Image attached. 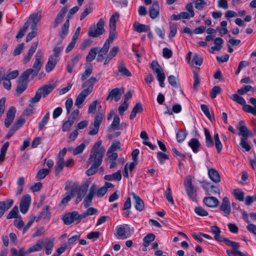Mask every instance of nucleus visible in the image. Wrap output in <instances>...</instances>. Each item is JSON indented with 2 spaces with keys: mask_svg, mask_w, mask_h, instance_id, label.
I'll use <instances>...</instances> for the list:
<instances>
[{
  "mask_svg": "<svg viewBox=\"0 0 256 256\" xmlns=\"http://www.w3.org/2000/svg\"><path fill=\"white\" fill-rule=\"evenodd\" d=\"M132 197L134 200V206L135 208L138 211H142L144 208V201L142 198L137 196L135 193L132 194Z\"/></svg>",
  "mask_w": 256,
  "mask_h": 256,
  "instance_id": "a878e982",
  "label": "nucleus"
},
{
  "mask_svg": "<svg viewBox=\"0 0 256 256\" xmlns=\"http://www.w3.org/2000/svg\"><path fill=\"white\" fill-rule=\"evenodd\" d=\"M159 4L158 2H155L150 7L149 14L150 17L154 19L156 18L159 14Z\"/></svg>",
  "mask_w": 256,
  "mask_h": 256,
  "instance_id": "bb28decb",
  "label": "nucleus"
},
{
  "mask_svg": "<svg viewBox=\"0 0 256 256\" xmlns=\"http://www.w3.org/2000/svg\"><path fill=\"white\" fill-rule=\"evenodd\" d=\"M120 119L118 115H115L114 118L113 122L111 124V127L113 130H118Z\"/></svg>",
  "mask_w": 256,
  "mask_h": 256,
  "instance_id": "69168bd1",
  "label": "nucleus"
},
{
  "mask_svg": "<svg viewBox=\"0 0 256 256\" xmlns=\"http://www.w3.org/2000/svg\"><path fill=\"white\" fill-rule=\"evenodd\" d=\"M56 58L53 56H50L46 65V71L47 72H51L56 66Z\"/></svg>",
  "mask_w": 256,
  "mask_h": 256,
  "instance_id": "cd10ccee",
  "label": "nucleus"
},
{
  "mask_svg": "<svg viewBox=\"0 0 256 256\" xmlns=\"http://www.w3.org/2000/svg\"><path fill=\"white\" fill-rule=\"evenodd\" d=\"M151 68L154 73L156 74L158 80L166 79L165 74L157 61L152 62Z\"/></svg>",
  "mask_w": 256,
  "mask_h": 256,
  "instance_id": "6e6552de",
  "label": "nucleus"
},
{
  "mask_svg": "<svg viewBox=\"0 0 256 256\" xmlns=\"http://www.w3.org/2000/svg\"><path fill=\"white\" fill-rule=\"evenodd\" d=\"M98 79L92 76L82 84V88H84L83 90H86V92L90 94L94 88V84L98 82Z\"/></svg>",
  "mask_w": 256,
  "mask_h": 256,
  "instance_id": "9b49d317",
  "label": "nucleus"
},
{
  "mask_svg": "<svg viewBox=\"0 0 256 256\" xmlns=\"http://www.w3.org/2000/svg\"><path fill=\"white\" fill-rule=\"evenodd\" d=\"M108 192V190L103 186L97 190L96 184H93L91 186L88 194L86 196L84 200V206L85 208H88L91 205L92 198L94 196L98 197H102Z\"/></svg>",
  "mask_w": 256,
  "mask_h": 256,
  "instance_id": "f03ea898",
  "label": "nucleus"
},
{
  "mask_svg": "<svg viewBox=\"0 0 256 256\" xmlns=\"http://www.w3.org/2000/svg\"><path fill=\"white\" fill-rule=\"evenodd\" d=\"M102 143V140H98L92 148L90 158L87 162L88 164H92V166L86 172L88 176H91L96 174L102 163L106 150L103 146H101Z\"/></svg>",
  "mask_w": 256,
  "mask_h": 256,
  "instance_id": "f257e3e1",
  "label": "nucleus"
},
{
  "mask_svg": "<svg viewBox=\"0 0 256 256\" xmlns=\"http://www.w3.org/2000/svg\"><path fill=\"white\" fill-rule=\"evenodd\" d=\"M31 198L29 194H26L24 196L20 204V212L25 214L27 212L30 203Z\"/></svg>",
  "mask_w": 256,
  "mask_h": 256,
  "instance_id": "9d476101",
  "label": "nucleus"
},
{
  "mask_svg": "<svg viewBox=\"0 0 256 256\" xmlns=\"http://www.w3.org/2000/svg\"><path fill=\"white\" fill-rule=\"evenodd\" d=\"M194 79L193 88L195 92H197L198 91V87L200 84V80L198 74L195 72H194Z\"/></svg>",
  "mask_w": 256,
  "mask_h": 256,
  "instance_id": "e2e57ef3",
  "label": "nucleus"
},
{
  "mask_svg": "<svg viewBox=\"0 0 256 256\" xmlns=\"http://www.w3.org/2000/svg\"><path fill=\"white\" fill-rule=\"evenodd\" d=\"M49 173V170L46 168H42L38 172L36 178L38 180L44 178Z\"/></svg>",
  "mask_w": 256,
  "mask_h": 256,
  "instance_id": "680f3d73",
  "label": "nucleus"
},
{
  "mask_svg": "<svg viewBox=\"0 0 256 256\" xmlns=\"http://www.w3.org/2000/svg\"><path fill=\"white\" fill-rule=\"evenodd\" d=\"M204 132L206 136V145L208 148H211L214 146V142L209 130L206 128H204Z\"/></svg>",
  "mask_w": 256,
  "mask_h": 256,
  "instance_id": "a19ab883",
  "label": "nucleus"
},
{
  "mask_svg": "<svg viewBox=\"0 0 256 256\" xmlns=\"http://www.w3.org/2000/svg\"><path fill=\"white\" fill-rule=\"evenodd\" d=\"M114 74L116 76L120 74L124 77H130L132 76L131 72L126 68V64L122 60L118 62V71L114 72Z\"/></svg>",
  "mask_w": 256,
  "mask_h": 256,
  "instance_id": "1a4fd4ad",
  "label": "nucleus"
},
{
  "mask_svg": "<svg viewBox=\"0 0 256 256\" xmlns=\"http://www.w3.org/2000/svg\"><path fill=\"white\" fill-rule=\"evenodd\" d=\"M104 179L106 180L112 181V180H117L120 181L122 179L121 170H118L116 172L111 174L106 175L104 177Z\"/></svg>",
  "mask_w": 256,
  "mask_h": 256,
  "instance_id": "2f4dec72",
  "label": "nucleus"
},
{
  "mask_svg": "<svg viewBox=\"0 0 256 256\" xmlns=\"http://www.w3.org/2000/svg\"><path fill=\"white\" fill-rule=\"evenodd\" d=\"M203 202L208 207L214 208L217 207L219 204V201L217 198L214 196L205 197Z\"/></svg>",
  "mask_w": 256,
  "mask_h": 256,
  "instance_id": "aec40b11",
  "label": "nucleus"
},
{
  "mask_svg": "<svg viewBox=\"0 0 256 256\" xmlns=\"http://www.w3.org/2000/svg\"><path fill=\"white\" fill-rule=\"evenodd\" d=\"M188 144L194 152L196 153L198 152V148L200 144L198 139L196 138H192L189 141Z\"/></svg>",
  "mask_w": 256,
  "mask_h": 256,
  "instance_id": "72a5a7b5",
  "label": "nucleus"
},
{
  "mask_svg": "<svg viewBox=\"0 0 256 256\" xmlns=\"http://www.w3.org/2000/svg\"><path fill=\"white\" fill-rule=\"evenodd\" d=\"M28 26V22L27 21L24 24V26L20 29L17 35L16 36V38L17 40H19L24 36Z\"/></svg>",
  "mask_w": 256,
  "mask_h": 256,
  "instance_id": "a18cd8bd",
  "label": "nucleus"
},
{
  "mask_svg": "<svg viewBox=\"0 0 256 256\" xmlns=\"http://www.w3.org/2000/svg\"><path fill=\"white\" fill-rule=\"evenodd\" d=\"M77 212L74 211L66 214L63 216L62 219L65 224L69 225L74 221H77Z\"/></svg>",
  "mask_w": 256,
  "mask_h": 256,
  "instance_id": "dca6fc26",
  "label": "nucleus"
},
{
  "mask_svg": "<svg viewBox=\"0 0 256 256\" xmlns=\"http://www.w3.org/2000/svg\"><path fill=\"white\" fill-rule=\"evenodd\" d=\"M211 232L214 234V238L216 241H220L221 239L223 236H220V234L221 232V230L220 228L217 226H212L210 227Z\"/></svg>",
  "mask_w": 256,
  "mask_h": 256,
  "instance_id": "e433bc0d",
  "label": "nucleus"
},
{
  "mask_svg": "<svg viewBox=\"0 0 256 256\" xmlns=\"http://www.w3.org/2000/svg\"><path fill=\"white\" fill-rule=\"evenodd\" d=\"M187 133L184 132L182 130H179L176 134V140L178 142H182L186 138Z\"/></svg>",
  "mask_w": 256,
  "mask_h": 256,
  "instance_id": "864d4df0",
  "label": "nucleus"
},
{
  "mask_svg": "<svg viewBox=\"0 0 256 256\" xmlns=\"http://www.w3.org/2000/svg\"><path fill=\"white\" fill-rule=\"evenodd\" d=\"M208 175L210 179L216 183L220 181V177L218 171L214 168H210L208 171Z\"/></svg>",
  "mask_w": 256,
  "mask_h": 256,
  "instance_id": "c756f323",
  "label": "nucleus"
},
{
  "mask_svg": "<svg viewBox=\"0 0 256 256\" xmlns=\"http://www.w3.org/2000/svg\"><path fill=\"white\" fill-rule=\"evenodd\" d=\"M67 11L68 9L66 7H63L60 10L54 19L53 24L54 28H56L58 24L62 22L63 18Z\"/></svg>",
  "mask_w": 256,
  "mask_h": 256,
  "instance_id": "393cba45",
  "label": "nucleus"
},
{
  "mask_svg": "<svg viewBox=\"0 0 256 256\" xmlns=\"http://www.w3.org/2000/svg\"><path fill=\"white\" fill-rule=\"evenodd\" d=\"M122 92H120V89L116 88L112 90L109 92L106 98V100L108 101L110 100V99L114 98V100L116 102H118L120 98Z\"/></svg>",
  "mask_w": 256,
  "mask_h": 256,
  "instance_id": "412c9836",
  "label": "nucleus"
},
{
  "mask_svg": "<svg viewBox=\"0 0 256 256\" xmlns=\"http://www.w3.org/2000/svg\"><path fill=\"white\" fill-rule=\"evenodd\" d=\"M221 92V88L219 86H214L210 92V97L212 98H215L216 96Z\"/></svg>",
  "mask_w": 256,
  "mask_h": 256,
  "instance_id": "338daca9",
  "label": "nucleus"
},
{
  "mask_svg": "<svg viewBox=\"0 0 256 256\" xmlns=\"http://www.w3.org/2000/svg\"><path fill=\"white\" fill-rule=\"evenodd\" d=\"M220 242H224L227 246H231L234 250L236 252L240 246L238 242H235L230 240L227 238H224V237L222 238Z\"/></svg>",
  "mask_w": 256,
  "mask_h": 256,
  "instance_id": "f704fd0d",
  "label": "nucleus"
},
{
  "mask_svg": "<svg viewBox=\"0 0 256 256\" xmlns=\"http://www.w3.org/2000/svg\"><path fill=\"white\" fill-rule=\"evenodd\" d=\"M109 47L106 44H104L102 48L98 47V56L96 60L98 62H102L104 58V56L106 54L109 50Z\"/></svg>",
  "mask_w": 256,
  "mask_h": 256,
  "instance_id": "5701e85b",
  "label": "nucleus"
},
{
  "mask_svg": "<svg viewBox=\"0 0 256 256\" xmlns=\"http://www.w3.org/2000/svg\"><path fill=\"white\" fill-rule=\"evenodd\" d=\"M30 76L26 75L24 72L22 75L18 78V86L16 89V92L18 94H21L24 92L28 86V79Z\"/></svg>",
  "mask_w": 256,
  "mask_h": 256,
  "instance_id": "0eeeda50",
  "label": "nucleus"
},
{
  "mask_svg": "<svg viewBox=\"0 0 256 256\" xmlns=\"http://www.w3.org/2000/svg\"><path fill=\"white\" fill-rule=\"evenodd\" d=\"M130 231V228L128 224L120 225L116 227V232L120 238L125 239L128 238L130 235V234H127Z\"/></svg>",
  "mask_w": 256,
  "mask_h": 256,
  "instance_id": "f8f14e48",
  "label": "nucleus"
},
{
  "mask_svg": "<svg viewBox=\"0 0 256 256\" xmlns=\"http://www.w3.org/2000/svg\"><path fill=\"white\" fill-rule=\"evenodd\" d=\"M104 22L103 18H100L96 24V26H93L90 27L88 35L90 37L96 38L102 34L105 30L104 28Z\"/></svg>",
  "mask_w": 256,
  "mask_h": 256,
  "instance_id": "20e7f679",
  "label": "nucleus"
},
{
  "mask_svg": "<svg viewBox=\"0 0 256 256\" xmlns=\"http://www.w3.org/2000/svg\"><path fill=\"white\" fill-rule=\"evenodd\" d=\"M233 194L235 198L239 201H243L244 200V192L239 188L233 190Z\"/></svg>",
  "mask_w": 256,
  "mask_h": 256,
  "instance_id": "3c124183",
  "label": "nucleus"
},
{
  "mask_svg": "<svg viewBox=\"0 0 256 256\" xmlns=\"http://www.w3.org/2000/svg\"><path fill=\"white\" fill-rule=\"evenodd\" d=\"M9 146V142H6L2 146L0 149V162H3L5 160V156L7 151V150Z\"/></svg>",
  "mask_w": 256,
  "mask_h": 256,
  "instance_id": "de8ad7c7",
  "label": "nucleus"
},
{
  "mask_svg": "<svg viewBox=\"0 0 256 256\" xmlns=\"http://www.w3.org/2000/svg\"><path fill=\"white\" fill-rule=\"evenodd\" d=\"M194 212L198 216H204L208 215V212L202 207L196 206L194 208Z\"/></svg>",
  "mask_w": 256,
  "mask_h": 256,
  "instance_id": "774afa93",
  "label": "nucleus"
},
{
  "mask_svg": "<svg viewBox=\"0 0 256 256\" xmlns=\"http://www.w3.org/2000/svg\"><path fill=\"white\" fill-rule=\"evenodd\" d=\"M116 28H110V34L108 38L106 40L104 44H106V46L110 48V44L112 43L116 38Z\"/></svg>",
  "mask_w": 256,
  "mask_h": 256,
  "instance_id": "58836bf2",
  "label": "nucleus"
},
{
  "mask_svg": "<svg viewBox=\"0 0 256 256\" xmlns=\"http://www.w3.org/2000/svg\"><path fill=\"white\" fill-rule=\"evenodd\" d=\"M74 190L72 188L71 190L70 193H66V196L61 200L60 204H65L68 203L74 196Z\"/></svg>",
  "mask_w": 256,
  "mask_h": 256,
  "instance_id": "13d9d810",
  "label": "nucleus"
},
{
  "mask_svg": "<svg viewBox=\"0 0 256 256\" xmlns=\"http://www.w3.org/2000/svg\"><path fill=\"white\" fill-rule=\"evenodd\" d=\"M184 186L188 198L192 201H196L197 196L196 190L192 186V180L190 176H186Z\"/></svg>",
  "mask_w": 256,
  "mask_h": 256,
  "instance_id": "39448f33",
  "label": "nucleus"
},
{
  "mask_svg": "<svg viewBox=\"0 0 256 256\" xmlns=\"http://www.w3.org/2000/svg\"><path fill=\"white\" fill-rule=\"evenodd\" d=\"M120 144L119 141H116L112 142L110 146L108 149L107 153L109 154L120 149Z\"/></svg>",
  "mask_w": 256,
  "mask_h": 256,
  "instance_id": "bf43d9fd",
  "label": "nucleus"
},
{
  "mask_svg": "<svg viewBox=\"0 0 256 256\" xmlns=\"http://www.w3.org/2000/svg\"><path fill=\"white\" fill-rule=\"evenodd\" d=\"M237 128L239 130L238 135L242 136H252V132L244 124V120H240L238 122Z\"/></svg>",
  "mask_w": 256,
  "mask_h": 256,
  "instance_id": "4468645a",
  "label": "nucleus"
},
{
  "mask_svg": "<svg viewBox=\"0 0 256 256\" xmlns=\"http://www.w3.org/2000/svg\"><path fill=\"white\" fill-rule=\"evenodd\" d=\"M86 148V144L84 142L80 144V145L78 146L75 148L73 150L72 154L74 155H77L80 154H81L84 149Z\"/></svg>",
  "mask_w": 256,
  "mask_h": 256,
  "instance_id": "0e129e2a",
  "label": "nucleus"
},
{
  "mask_svg": "<svg viewBox=\"0 0 256 256\" xmlns=\"http://www.w3.org/2000/svg\"><path fill=\"white\" fill-rule=\"evenodd\" d=\"M38 45V42H36L32 44L28 50L27 54L24 58L23 62L24 64H26L30 60L34 53L36 50Z\"/></svg>",
  "mask_w": 256,
  "mask_h": 256,
  "instance_id": "b1692460",
  "label": "nucleus"
},
{
  "mask_svg": "<svg viewBox=\"0 0 256 256\" xmlns=\"http://www.w3.org/2000/svg\"><path fill=\"white\" fill-rule=\"evenodd\" d=\"M98 47H94L90 50L86 57V61L87 62H91L96 58L98 52Z\"/></svg>",
  "mask_w": 256,
  "mask_h": 256,
  "instance_id": "c9c22d12",
  "label": "nucleus"
},
{
  "mask_svg": "<svg viewBox=\"0 0 256 256\" xmlns=\"http://www.w3.org/2000/svg\"><path fill=\"white\" fill-rule=\"evenodd\" d=\"M119 17L120 14L118 12H115L110 16L109 22L110 28H116V22Z\"/></svg>",
  "mask_w": 256,
  "mask_h": 256,
  "instance_id": "c03bdc74",
  "label": "nucleus"
},
{
  "mask_svg": "<svg viewBox=\"0 0 256 256\" xmlns=\"http://www.w3.org/2000/svg\"><path fill=\"white\" fill-rule=\"evenodd\" d=\"M102 118L103 116L102 114H98L96 116L94 122L91 124L90 126V130L88 132L89 135L94 136L98 133Z\"/></svg>",
  "mask_w": 256,
  "mask_h": 256,
  "instance_id": "423d86ee",
  "label": "nucleus"
},
{
  "mask_svg": "<svg viewBox=\"0 0 256 256\" xmlns=\"http://www.w3.org/2000/svg\"><path fill=\"white\" fill-rule=\"evenodd\" d=\"M19 74V72L18 70H14L13 71L8 70L6 74H5L4 70H3V78H7L10 80L11 79H14L16 78Z\"/></svg>",
  "mask_w": 256,
  "mask_h": 256,
  "instance_id": "ea45409f",
  "label": "nucleus"
},
{
  "mask_svg": "<svg viewBox=\"0 0 256 256\" xmlns=\"http://www.w3.org/2000/svg\"><path fill=\"white\" fill-rule=\"evenodd\" d=\"M69 26L70 22L68 20H66L62 27L61 32L60 35L62 39L64 38L67 35Z\"/></svg>",
  "mask_w": 256,
  "mask_h": 256,
  "instance_id": "37998d69",
  "label": "nucleus"
},
{
  "mask_svg": "<svg viewBox=\"0 0 256 256\" xmlns=\"http://www.w3.org/2000/svg\"><path fill=\"white\" fill-rule=\"evenodd\" d=\"M44 244H46L45 252L48 255L50 254L52 250L54 247V240H48Z\"/></svg>",
  "mask_w": 256,
  "mask_h": 256,
  "instance_id": "8fccbe9b",
  "label": "nucleus"
},
{
  "mask_svg": "<svg viewBox=\"0 0 256 256\" xmlns=\"http://www.w3.org/2000/svg\"><path fill=\"white\" fill-rule=\"evenodd\" d=\"M214 138L216 150L218 153H220L222 148V144L220 140L218 134L214 133Z\"/></svg>",
  "mask_w": 256,
  "mask_h": 256,
  "instance_id": "49530a36",
  "label": "nucleus"
},
{
  "mask_svg": "<svg viewBox=\"0 0 256 256\" xmlns=\"http://www.w3.org/2000/svg\"><path fill=\"white\" fill-rule=\"evenodd\" d=\"M195 8L202 10L204 8L207 6V2L204 0H196L194 2Z\"/></svg>",
  "mask_w": 256,
  "mask_h": 256,
  "instance_id": "5fc2aeb1",
  "label": "nucleus"
},
{
  "mask_svg": "<svg viewBox=\"0 0 256 256\" xmlns=\"http://www.w3.org/2000/svg\"><path fill=\"white\" fill-rule=\"evenodd\" d=\"M155 236L153 234H148L143 238V244L145 247L149 246L150 244L155 239Z\"/></svg>",
  "mask_w": 256,
  "mask_h": 256,
  "instance_id": "09e8293b",
  "label": "nucleus"
},
{
  "mask_svg": "<svg viewBox=\"0 0 256 256\" xmlns=\"http://www.w3.org/2000/svg\"><path fill=\"white\" fill-rule=\"evenodd\" d=\"M49 116H50V112H48L46 113V114L44 115V116L42 118V120L41 122H40L38 123V128L40 130H42L44 126L47 124L48 119H49Z\"/></svg>",
  "mask_w": 256,
  "mask_h": 256,
  "instance_id": "052dcab7",
  "label": "nucleus"
},
{
  "mask_svg": "<svg viewBox=\"0 0 256 256\" xmlns=\"http://www.w3.org/2000/svg\"><path fill=\"white\" fill-rule=\"evenodd\" d=\"M134 28L135 31L139 33L147 32L150 30L148 26L139 23H134Z\"/></svg>",
  "mask_w": 256,
  "mask_h": 256,
  "instance_id": "4c0bfd02",
  "label": "nucleus"
},
{
  "mask_svg": "<svg viewBox=\"0 0 256 256\" xmlns=\"http://www.w3.org/2000/svg\"><path fill=\"white\" fill-rule=\"evenodd\" d=\"M92 72V66L91 64H90L88 66L86 67L84 72L82 74L80 79L82 81L86 80L89 77Z\"/></svg>",
  "mask_w": 256,
  "mask_h": 256,
  "instance_id": "79ce46f5",
  "label": "nucleus"
},
{
  "mask_svg": "<svg viewBox=\"0 0 256 256\" xmlns=\"http://www.w3.org/2000/svg\"><path fill=\"white\" fill-rule=\"evenodd\" d=\"M220 208V210L222 211L226 214H230L231 212V208L230 202L228 197L225 196L223 198Z\"/></svg>",
  "mask_w": 256,
  "mask_h": 256,
  "instance_id": "6ab92c4d",
  "label": "nucleus"
},
{
  "mask_svg": "<svg viewBox=\"0 0 256 256\" xmlns=\"http://www.w3.org/2000/svg\"><path fill=\"white\" fill-rule=\"evenodd\" d=\"M49 206L46 205L42 209V210L40 214L39 218L44 219L49 218H50V213L48 212Z\"/></svg>",
  "mask_w": 256,
  "mask_h": 256,
  "instance_id": "6e6d98bb",
  "label": "nucleus"
},
{
  "mask_svg": "<svg viewBox=\"0 0 256 256\" xmlns=\"http://www.w3.org/2000/svg\"><path fill=\"white\" fill-rule=\"evenodd\" d=\"M54 88V86L52 84H48L40 88L38 90L42 94L44 97L46 96L48 94H50Z\"/></svg>",
  "mask_w": 256,
  "mask_h": 256,
  "instance_id": "7c9ffc66",
  "label": "nucleus"
},
{
  "mask_svg": "<svg viewBox=\"0 0 256 256\" xmlns=\"http://www.w3.org/2000/svg\"><path fill=\"white\" fill-rule=\"evenodd\" d=\"M249 102L254 107H252L250 105L246 104V102L243 104V110L244 111L250 113L254 116H256V99L254 98H250L249 99Z\"/></svg>",
  "mask_w": 256,
  "mask_h": 256,
  "instance_id": "a211bd4d",
  "label": "nucleus"
},
{
  "mask_svg": "<svg viewBox=\"0 0 256 256\" xmlns=\"http://www.w3.org/2000/svg\"><path fill=\"white\" fill-rule=\"evenodd\" d=\"M81 58L82 54L79 53L74 54L72 56L66 66V70L68 73L71 74L72 72L73 68L76 65Z\"/></svg>",
  "mask_w": 256,
  "mask_h": 256,
  "instance_id": "ddd939ff",
  "label": "nucleus"
},
{
  "mask_svg": "<svg viewBox=\"0 0 256 256\" xmlns=\"http://www.w3.org/2000/svg\"><path fill=\"white\" fill-rule=\"evenodd\" d=\"M48 238H44L38 240L37 242L32 246L30 247L26 250V253H32L36 252H38L42 250L43 244L47 241Z\"/></svg>",
  "mask_w": 256,
  "mask_h": 256,
  "instance_id": "f3484780",
  "label": "nucleus"
},
{
  "mask_svg": "<svg viewBox=\"0 0 256 256\" xmlns=\"http://www.w3.org/2000/svg\"><path fill=\"white\" fill-rule=\"evenodd\" d=\"M43 55L44 54L40 50L37 51L34 56L36 60L32 66V68H28L24 71L26 75L30 76L31 74L32 78H34L38 74L42 65Z\"/></svg>",
  "mask_w": 256,
  "mask_h": 256,
  "instance_id": "7ed1b4c3",
  "label": "nucleus"
},
{
  "mask_svg": "<svg viewBox=\"0 0 256 256\" xmlns=\"http://www.w3.org/2000/svg\"><path fill=\"white\" fill-rule=\"evenodd\" d=\"M230 98L234 101L242 106L246 102L245 100L242 97L238 96V94H234L232 95Z\"/></svg>",
  "mask_w": 256,
  "mask_h": 256,
  "instance_id": "4d7b16f0",
  "label": "nucleus"
},
{
  "mask_svg": "<svg viewBox=\"0 0 256 256\" xmlns=\"http://www.w3.org/2000/svg\"><path fill=\"white\" fill-rule=\"evenodd\" d=\"M88 94H89L86 92V90H82L76 97L75 100V105L77 106L78 108H81L82 103Z\"/></svg>",
  "mask_w": 256,
  "mask_h": 256,
  "instance_id": "c85d7f7f",
  "label": "nucleus"
},
{
  "mask_svg": "<svg viewBox=\"0 0 256 256\" xmlns=\"http://www.w3.org/2000/svg\"><path fill=\"white\" fill-rule=\"evenodd\" d=\"M18 206H14L7 215L6 218L9 220L13 218H18Z\"/></svg>",
  "mask_w": 256,
  "mask_h": 256,
  "instance_id": "603ef678",
  "label": "nucleus"
},
{
  "mask_svg": "<svg viewBox=\"0 0 256 256\" xmlns=\"http://www.w3.org/2000/svg\"><path fill=\"white\" fill-rule=\"evenodd\" d=\"M41 14L42 11L39 10L36 14H33L30 16L29 19L28 21V22L30 20L32 22V24L31 25V28L32 30L36 29V24L40 19Z\"/></svg>",
  "mask_w": 256,
  "mask_h": 256,
  "instance_id": "4be33fe9",
  "label": "nucleus"
},
{
  "mask_svg": "<svg viewBox=\"0 0 256 256\" xmlns=\"http://www.w3.org/2000/svg\"><path fill=\"white\" fill-rule=\"evenodd\" d=\"M14 200L12 199H7L4 201L0 202V218L5 212L12 206Z\"/></svg>",
  "mask_w": 256,
  "mask_h": 256,
  "instance_id": "2eb2a0df",
  "label": "nucleus"
},
{
  "mask_svg": "<svg viewBox=\"0 0 256 256\" xmlns=\"http://www.w3.org/2000/svg\"><path fill=\"white\" fill-rule=\"evenodd\" d=\"M142 110V106L140 102H137L134 107L133 108L132 111L131 112L130 118V120H133L136 115L138 112H140Z\"/></svg>",
  "mask_w": 256,
  "mask_h": 256,
  "instance_id": "473e14b6",
  "label": "nucleus"
}]
</instances>
